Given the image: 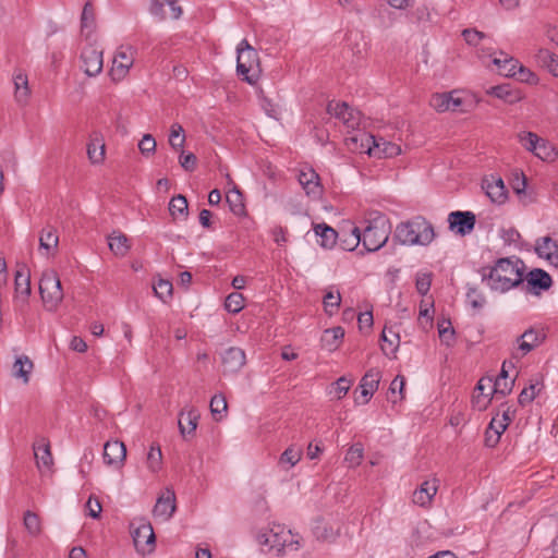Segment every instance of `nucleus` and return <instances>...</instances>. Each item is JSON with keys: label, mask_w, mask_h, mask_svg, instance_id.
I'll return each mask as SVG.
<instances>
[{"label": "nucleus", "mask_w": 558, "mask_h": 558, "mask_svg": "<svg viewBox=\"0 0 558 558\" xmlns=\"http://www.w3.org/2000/svg\"><path fill=\"white\" fill-rule=\"evenodd\" d=\"M524 264L521 259L510 257L499 258L493 267H482L480 274L482 281L501 293L523 283Z\"/></svg>", "instance_id": "f257e3e1"}, {"label": "nucleus", "mask_w": 558, "mask_h": 558, "mask_svg": "<svg viewBox=\"0 0 558 558\" xmlns=\"http://www.w3.org/2000/svg\"><path fill=\"white\" fill-rule=\"evenodd\" d=\"M348 147L356 153H365L371 157L391 158L401 153L399 145L387 142L383 137H375L365 132L350 136L347 140Z\"/></svg>", "instance_id": "f03ea898"}, {"label": "nucleus", "mask_w": 558, "mask_h": 558, "mask_svg": "<svg viewBox=\"0 0 558 558\" xmlns=\"http://www.w3.org/2000/svg\"><path fill=\"white\" fill-rule=\"evenodd\" d=\"M395 238L404 245H428L435 239L433 225L423 216H416L397 226Z\"/></svg>", "instance_id": "7ed1b4c3"}, {"label": "nucleus", "mask_w": 558, "mask_h": 558, "mask_svg": "<svg viewBox=\"0 0 558 558\" xmlns=\"http://www.w3.org/2000/svg\"><path fill=\"white\" fill-rule=\"evenodd\" d=\"M236 72L243 81L253 85L260 74L259 59L257 51L243 39L238 46Z\"/></svg>", "instance_id": "20e7f679"}, {"label": "nucleus", "mask_w": 558, "mask_h": 558, "mask_svg": "<svg viewBox=\"0 0 558 558\" xmlns=\"http://www.w3.org/2000/svg\"><path fill=\"white\" fill-rule=\"evenodd\" d=\"M391 226L384 215L368 221L362 232V244L367 252H376L388 241Z\"/></svg>", "instance_id": "39448f33"}, {"label": "nucleus", "mask_w": 558, "mask_h": 558, "mask_svg": "<svg viewBox=\"0 0 558 558\" xmlns=\"http://www.w3.org/2000/svg\"><path fill=\"white\" fill-rule=\"evenodd\" d=\"M258 542L269 546V549L275 550L277 556L284 555L287 550H298L300 547L299 541L294 538L291 531H286L281 525H276L268 532L258 535Z\"/></svg>", "instance_id": "423d86ee"}, {"label": "nucleus", "mask_w": 558, "mask_h": 558, "mask_svg": "<svg viewBox=\"0 0 558 558\" xmlns=\"http://www.w3.org/2000/svg\"><path fill=\"white\" fill-rule=\"evenodd\" d=\"M39 292L46 308L49 311L56 310L63 299V290L59 276L54 270L43 272L39 281Z\"/></svg>", "instance_id": "0eeeda50"}, {"label": "nucleus", "mask_w": 558, "mask_h": 558, "mask_svg": "<svg viewBox=\"0 0 558 558\" xmlns=\"http://www.w3.org/2000/svg\"><path fill=\"white\" fill-rule=\"evenodd\" d=\"M132 537L136 550L141 554L151 553L155 548V533L149 522L141 520L135 527L134 523L131 524Z\"/></svg>", "instance_id": "6e6552de"}, {"label": "nucleus", "mask_w": 558, "mask_h": 558, "mask_svg": "<svg viewBox=\"0 0 558 558\" xmlns=\"http://www.w3.org/2000/svg\"><path fill=\"white\" fill-rule=\"evenodd\" d=\"M551 284L550 275L541 268H535L526 276L523 274V283L519 286V289L525 293L538 295L542 291L548 290Z\"/></svg>", "instance_id": "1a4fd4ad"}, {"label": "nucleus", "mask_w": 558, "mask_h": 558, "mask_svg": "<svg viewBox=\"0 0 558 558\" xmlns=\"http://www.w3.org/2000/svg\"><path fill=\"white\" fill-rule=\"evenodd\" d=\"M135 49L132 46H121L118 48L110 70L113 81L123 80L129 73L134 62Z\"/></svg>", "instance_id": "9d476101"}, {"label": "nucleus", "mask_w": 558, "mask_h": 558, "mask_svg": "<svg viewBox=\"0 0 558 558\" xmlns=\"http://www.w3.org/2000/svg\"><path fill=\"white\" fill-rule=\"evenodd\" d=\"M448 223L449 229L451 231H453L458 235L464 236L470 234L474 230L476 223V216L474 213L469 210L451 211L448 215Z\"/></svg>", "instance_id": "9b49d317"}, {"label": "nucleus", "mask_w": 558, "mask_h": 558, "mask_svg": "<svg viewBox=\"0 0 558 558\" xmlns=\"http://www.w3.org/2000/svg\"><path fill=\"white\" fill-rule=\"evenodd\" d=\"M81 69L87 76H96L102 71V51L93 46H87L81 52Z\"/></svg>", "instance_id": "f8f14e48"}, {"label": "nucleus", "mask_w": 558, "mask_h": 558, "mask_svg": "<svg viewBox=\"0 0 558 558\" xmlns=\"http://www.w3.org/2000/svg\"><path fill=\"white\" fill-rule=\"evenodd\" d=\"M298 180L305 191L306 195L313 198H319L323 194V185L318 173L310 167L300 170Z\"/></svg>", "instance_id": "ddd939ff"}, {"label": "nucleus", "mask_w": 558, "mask_h": 558, "mask_svg": "<svg viewBox=\"0 0 558 558\" xmlns=\"http://www.w3.org/2000/svg\"><path fill=\"white\" fill-rule=\"evenodd\" d=\"M245 363L246 355L241 348L230 347L221 354L223 374H235L242 369Z\"/></svg>", "instance_id": "4468645a"}, {"label": "nucleus", "mask_w": 558, "mask_h": 558, "mask_svg": "<svg viewBox=\"0 0 558 558\" xmlns=\"http://www.w3.org/2000/svg\"><path fill=\"white\" fill-rule=\"evenodd\" d=\"M546 339V335L542 329L529 328L517 338L518 350L524 356L535 348L539 347Z\"/></svg>", "instance_id": "2eb2a0df"}, {"label": "nucleus", "mask_w": 558, "mask_h": 558, "mask_svg": "<svg viewBox=\"0 0 558 558\" xmlns=\"http://www.w3.org/2000/svg\"><path fill=\"white\" fill-rule=\"evenodd\" d=\"M15 306L21 311L27 305V299L31 294V279L28 271H24L23 269H19L15 272Z\"/></svg>", "instance_id": "dca6fc26"}, {"label": "nucleus", "mask_w": 558, "mask_h": 558, "mask_svg": "<svg viewBox=\"0 0 558 558\" xmlns=\"http://www.w3.org/2000/svg\"><path fill=\"white\" fill-rule=\"evenodd\" d=\"M126 457L125 445L120 440H109L104 446V462L110 466H120Z\"/></svg>", "instance_id": "f3484780"}, {"label": "nucleus", "mask_w": 558, "mask_h": 558, "mask_svg": "<svg viewBox=\"0 0 558 558\" xmlns=\"http://www.w3.org/2000/svg\"><path fill=\"white\" fill-rule=\"evenodd\" d=\"M536 254L547 259L555 268H558V241L550 236H543L536 240Z\"/></svg>", "instance_id": "a211bd4d"}, {"label": "nucleus", "mask_w": 558, "mask_h": 558, "mask_svg": "<svg viewBox=\"0 0 558 558\" xmlns=\"http://www.w3.org/2000/svg\"><path fill=\"white\" fill-rule=\"evenodd\" d=\"M483 189L493 203L504 204L508 197L505 183L501 178L492 177L483 180Z\"/></svg>", "instance_id": "6ab92c4d"}, {"label": "nucleus", "mask_w": 558, "mask_h": 558, "mask_svg": "<svg viewBox=\"0 0 558 558\" xmlns=\"http://www.w3.org/2000/svg\"><path fill=\"white\" fill-rule=\"evenodd\" d=\"M34 456L37 468L45 466L49 469L53 464V458L50 450V442L46 437H37L33 444Z\"/></svg>", "instance_id": "aec40b11"}, {"label": "nucleus", "mask_w": 558, "mask_h": 558, "mask_svg": "<svg viewBox=\"0 0 558 558\" xmlns=\"http://www.w3.org/2000/svg\"><path fill=\"white\" fill-rule=\"evenodd\" d=\"M438 489L437 480L424 481L413 493V502L421 507L429 506Z\"/></svg>", "instance_id": "412c9836"}, {"label": "nucleus", "mask_w": 558, "mask_h": 558, "mask_svg": "<svg viewBox=\"0 0 558 558\" xmlns=\"http://www.w3.org/2000/svg\"><path fill=\"white\" fill-rule=\"evenodd\" d=\"M198 420L199 413L194 408L180 412L178 424L180 433L184 438L194 435L198 424Z\"/></svg>", "instance_id": "4be33fe9"}, {"label": "nucleus", "mask_w": 558, "mask_h": 558, "mask_svg": "<svg viewBox=\"0 0 558 558\" xmlns=\"http://www.w3.org/2000/svg\"><path fill=\"white\" fill-rule=\"evenodd\" d=\"M499 413L492 418L485 430V446L488 448H495L499 441L504 432L507 429V423L499 422Z\"/></svg>", "instance_id": "5701e85b"}, {"label": "nucleus", "mask_w": 558, "mask_h": 558, "mask_svg": "<svg viewBox=\"0 0 558 558\" xmlns=\"http://www.w3.org/2000/svg\"><path fill=\"white\" fill-rule=\"evenodd\" d=\"M168 496H161L157 499V502L153 509V513L155 517L162 518L163 520H168L172 517L175 510V496L171 490H167Z\"/></svg>", "instance_id": "b1692460"}, {"label": "nucleus", "mask_w": 558, "mask_h": 558, "mask_svg": "<svg viewBox=\"0 0 558 558\" xmlns=\"http://www.w3.org/2000/svg\"><path fill=\"white\" fill-rule=\"evenodd\" d=\"M314 232L319 238V245L325 248H332L339 238L338 232L325 222L315 225Z\"/></svg>", "instance_id": "393cba45"}, {"label": "nucleus", "mask_w": 558, "mask_h": 558, "mask_svg": "<svg viewBox=\"0 0 558 558\" xmlns=\"http://www.w3.org/2000/svg\"><path fill=\"white\" fill-rule=\"evenodd\" d=\"M343 337H344V329L340 326L326 329L323 332V336L320 339L322 347L325 350L332 352L339 348Z\"/></svg>", "instance_id": "a878e982"}, {"label": "nucleus", "mask_w": 558, "mask_h": 558, "mask_svg": "<svg viewBox=\"0 0 558 558\" xmlns=\"http://www.w3.org/2000/svg\"><path fill=\"white\" fill-rule=\"evenodd\" d=\"M14 82V96L19 104L25 105L31 96V88L28 86V77L25 73L19 71L13 76Z\"/></svg>", "instance_id": "bb28decb"}, {"label": "nucleus", "mask_w": 558, "mask_h": 558, "mask_svg": "<svg viewBox=\"0 0 558 558\" xmlns=\"http://www.w3.org/2000/svg\"><path fill=\"white\" fill-rule=\"evenodd\" d=\"M499 58H494L493 63L498 66L500 74L507 77H514L519 68V61L509 57L506 52L499 51Z\"/></svg>", "instance_id": "cd10ccee"}, {"label": "nucleus", "mask_w": 558, "mask_h": 558, "mask_svg": "<svg viewBox=\"0 0 558 558\" xmlns=\"http://www.w3.org/2000/svg\"><path fill=\"white\" fill-rule=\"evenodd\" d=\"M108 245L116 256H125L131 248L128 236L120 231L108 235Z\"/></svg>", "instance_id": "c85d7f7f"}, {"label": "nucleus", "mask_w": 558, "mask_h": 558, "mask_svg": "<svg viewBox=\"0 0 558 558\" xmlns=\"http://www.w3.org/2000/svg\"><path fill=\"white\" fill-rule=\"evenodd\" d=\"M59 244V236L52 228L43 229L39 236V248L45 250L47 255L53 254Z\"/></svg>", "instance_id": "c756f323"}, {"label": "nucleus", "mask_w": 558, "mask_h": 558, "mask_svg": "<svg viewBox=\"0 0 558 558\" xmlns=\"http://www.w3.org/2000/svg\"><path fill=\"white\" fill-rule=\"evenodd\" d=\"M95 11L92 2L87 1L84 4L81 15V32L88 38L95 29Z\"/></svg>", "instance_id": "7c9ffc66"}, {"label": "nucleus", "mask_w": 558, "mask_h": 558, "mask_svg": "<svg viewBox=\"0 0 558 558\" xmlns=\"http://www.w3.org/2000/svg\"><path fill=\"white\" fill-rule=\"evenodd\" d=\"M87 155L93 163H100L105 158V143L95 133L87 145Z\"/></svg>", "instance_id": "2f4dec72"}, {"label": "nucleus", "mask_w": 558, "mask_h": 558, "mask_svg": "<svg viewBox=\"0 0 558 558\" xmlns=\"http://www.w3.org/2000/svg\"><path fill=\"white\" fill-rule=\"evenodd\" d=\"M341 247L345 251L355 250L362 243V231L357 227H351L349 233L344 230L340 236Z\"/></svg>", "instance_id": "473e14b6"}, {"label": "nucleus", "mask_w": 558, "mask_h": 558, "mask_svg": "<svg viewBox=\"0 0 558 558\" xmlns=\"http://www.w3.org/2000/svg\"><path fill=\"white\" fill-rule=\"evenodd\" d=\"M487 94L502 99L509 104L517 102L521 99L520 94L518 92L511 90L510 85L508 84L492 86L487 90Z\"/></svg>", "instance_id": "72a5a7b5"}, {"label": "nucleus", "mask_w": 558, "mask_h": 558, "mask_svg": "<svg viewBox=\"0 0 558 558\" xmlns=\"http://www.w3.org/2000/svg\"><path fill=\"white\" fill-rule=\"evenodd\" d=\"M323 304L326 314L332 316L339 310L341 304V294L339 290H333V287H330L323 298Z\"/></svg>", "instance_id": "f704fd0d"}, {"label": "nucleus", "mask_w": 558, "mask_h": 558, "mask_svg": "<svg viewBox=\"0 0 558 558\" xmlns=\"http://www.w3.org/2000/svg\"><path fill=\"white\" fill-rule=\"evenodd\" d=\"M33 366V362L27 356H20L13 364V375L23 378V381L26 384L29 380Z\"/></svg>", "instance_id": "c9c22d12"}, {"label": "nucleus", "mask_w": 558, "mask_h": 558, "mask_svg": "<svg viewBox=\"0 0 558 558\" xmlns=\"http://www.w3.org/2000/svg\"><path fill=\"white\" fill-rule=\"evenodd\" d=\"M534 156L543 161L551 162L558 157V151L547 140L542 137Z\"/></svg>", "instance_id": "e433bc0d"}, {"label": "nucleus", "mask_w": 558, "mask_h": 558, "mask_svg": "<svg viewBox=\"0 0 558 558\" xmlns=\"http://www.w3.org/2000/svg\"><path fill=\"white\" fill-rule=\"evenodd\" d=\"M226 199H227V203L229 204L230 210L234 215L242 216L245 214V205L243 203V195L236 187H234L233 190L228 192Z\"/></svg>", "instance_id": "4c0bfd02"}, {"label": "nucleus", "mask_w": 558, "mask_h": 558, "mask_svg": "<svg viewBox=\"0 0 558 558\" xmlns=\"http://www.w3.org/2000/svg\"><path fill=\"white\" fill-rule=\"evenodd\" d=\"M404 385L405 378L402 375H398L389 386L388 400L392 403H397L404 399Z\"/></svg>", "instance_id": "58836bf2"}, {"label": "nucleus", "mask_w": 558, "mask_h": 558, "mask_svg": "<svg viewBox=\"0 0 558 558\" xmlns=\"http://www.w3.org/2000/svg\"><path fill=\"white\" fill-rule=\"evenodd\" d=\"M380 378V371L378 368H371L362 377L359 387L375 392L378 389Z\"/></svg>", "instance_id": "ea45409f"}, {"label": "nucleus", "mask_w": 558, "mask_h": 558, "mask_svg": "<svg viewBox=\"0 0 558 558\" xmlns=\"http://www.w3.org/2000/svg\"><path fill=\"white\" fill-rule=\"evenodd\" d=\"M389 333L390 336H388L387 330L385 328L380 336V339L383 341L381 351L384 352L385 355L393 354L399 347V335L392 332L391 330H389Z\"/></svg>", "instance_id": "a19ab883"}, {"label": "nucleus", "mask_w": 558, "mask_h": 558, "mask_svg": "<svg viewBox=\"0 0 558 558\" xmlns=\"http://www.w3.org/2000/svg\"><path fill=\"white\" fill-rule=\"evenodd\" d=\"M228 410L226 397L222 393L215 395L210 400V412L216 421H221Z\"/></svg>", "instance_id": "79ce46f5"}, {"label": "nucleus", "mask_w": 558, "mask_h": 558, "mask_svg": "<svg viewBox=\"0 0 558 558\" xmlns=\"http://www.w3.org/2000/svg\"><path fill=\"white\" fill-rule=\"evenodd\" d=\"M189 210V204L185 196L179 194L177 196H173L169 203V211L172 217L177 216H187Z\"/></svg>", "instance_id": "37998d69"}, {"label": "nucleus", "mask_w": 558, "mask_h": 558, "mask_svg": "<svg viewBox=\"0 0 558 558\" xmlns=\"http://www.w3.org/2000/svg\"><path fill=\"white\" fill-rule=\"evenodd\" d=\"M438 335L440 341L447 347H451L456 340V331L451 326V322L448 319H444L441 323H438Z\"/></svg>", "instance_id": "c03bdc74"}, {"label": "nucleus", "mask_w": 558, "mask_h": 558, "mask_svg": "<svg viewBox=\"0 0 558 558\" xmlns=\"http://www.w3.org/2000/svg\"><path fill=\"white\" fill-rule=\"evenodd\" d=\"M302 457V450L294 446L288 447L279 458L280 465H288V469L294 466Z\"/></svg>", "instance_id": "a18cd8bd"}, {"label": "nucleus", "mask_w": 558, "mask_h": 558, "mask_svg": "<svg viewBox=\"0 0 558 558\" xmlns=\"http://www.w3.org/2000/svg\"><path fill=\"white\" fill-rule=\"evenodd\" d=\"M542 388L543 386L538 383L530 384L527 387L523 388L518 398L520 405L525 407L530 404L539 395Z\"/></svg>", "instance_id": "49530a36"}, {"label": "nucleus", "mask_w": 558, "mask_h": 558, "mask_svg": "<svg viewBox=\"0 0 558 558\" xmlns=\"http://www.w3.org/2000/svg\"><path fill=\"white\" fill-rule=\"evenodd\" d=\"M518 138L520 144L534 155L542 137L534 132L524 131L518 134Z\"/></svg>", "instance_id": "de8ad7c7"}, {"label": "nucleus", "mask_w": 558, "mask_h": 558, "mask_svg": "<svg viewBox=\"0 0 558 558\" xmlns=\"http://www.w3.org/2000/svg\"><path fill=\"white\" fill-rule=\"evenodd\" d=\"M162 464V453L159 446H151L147 452V468L151 472H158Z\"/></svg>", "instance_id": "09e8293b"}, {"label": "nucleus", "mask_w": 558, "mask_h": 558, "mask_svg": "<svg viewBox=\"0 0 558 558\" xmlns=\"http://www.w3.org/2000/svg\"><path fill=\"white\" fill-rule=\"evenodd\" d=\"M244 307V296L239 292L230 293L225 301V308L232 314H236Z\"/></svg>", "instance_id": "8fccbe9b"}, {"label": "nucleus", "mask_w": 558, "mask_h": 558, "mask_svg": "<svg viewBox=\"0 0 558 558\" xmlns=\"http://www.w3.org/2000/svg\"><path fill=\"white\" fill-rule=\"evenodd\" d=\"M185 142L184 130L181 124L173 123L171 125L169 144L173 149L182 148Z\"/></svg>", "instance_id": "3c124183"}, {"label": "nucleus", "mask_w": 558, "mask_h": 558, "mask_svg": "<svg viewBox=\"0 0 558 558\" xmlns=\"http://www.w3.org/2000/svg\"><path fill=\"white\" fill-rule=\"evenodd\" d=\"M172 291L173 286L169 280L159 279L158 282L154 284V292L156 296L165 303L171 299Z\"/></svg>", "instance_id": "603ef678"}, {"label": "nucleus", "mask_w": 558, "mask_h": 558, "mask_svg": "<svg viewBox=\"0 0 558 558\" xmlns=\"http://www.w3.org/2000/svg\"><path fill=\"white\" fill-rule=\"evenodd\" d=\"M538 59L544 63L550 73H553L555 76H558V56L545 49L539 50Z\"/></svg>", "instance_id": "864d4df0"}, {"label": "nucleus", "mask_w": 558, "mask_h": 558, "mask_svg": "<svg viewBox=\"0 0 558 558\" xmlns=\"http://www.w3.org/2000/svg\"><path fill=\"white\" fill-rule=\"evenodd\" d=\"M24 525L31 535H38L41 531L39 517L32 511L24 513Z\"/></svg>", "instance_id": "5fc2aeb1"}, {"label": "nucleus", "mask_w": 558, "mask_h": 558, "mask_svg": "<svg viewBox=\"0 0 558 558\" xmlns=\"http://www.w3.org/2000/svg\"><path fill=\"white\" fill-rule=\"evenodd\" d=\"M449 99H450V94H448V93L435 94L432 96L429 104L435 110H437L439 112H445V111L449 110V108H450L449 101H448Z\"/></svg>", "instance_id": "6e6d98bb"}, {"label": "nucleus", "mask_w": 558, "mask_h": 558, "mask_svg": "<svg viewBox=\"0 0 558 558\" xmlns=\"http://www.w3.org/2000/svg\"><path fill=\"white\" fill-rule=\"evenodd\" d=\"M462 36L468 45L474 47H477L480 43L487 37L485 33L480 32L475 28L463 29Z\"/></svg>", "instance_id": "4d7b16f0"}, {"label": "nucleus", "mask_w": 558, "mask_h": 558, "mask_svg": "<svg viewBox=\"0 0 558 558\" xmlns=\"http://www.w3.org/2000/svg\"><path fill=\"white\" fill-rule=\"evenodd\" d=\"M327 112L335 116L337 119L343 122L345 112H349V105L344 101L333 102L330 101L327 106Z\"/></svg>", "instance_id": "13d9d810"}, {"label": "nucleus", "mask_w": 558, "mask_h": 558, "mask_svg": "<svg viewBox=\"0 0 558 558\" xmlns=\"http://www.w3.org/2000/svg\"><path fill=\"white\" fill-rule=\"evenodd\" d=\"M514 77L518 81L527 84H536L538 82L536 74L532 72L530 69L523 66L520 62Z\"/></svg>", "instance_id": "bf43d9fd"}, {"label": "nucleus", "mask_w": 558, "mask_h": 558, "mask_svg": "<svg viewBox=\"0 0 558 558\" xmlns=\"http://www.w3.org/2000/svg\"><path fill=\"white\" fill-rule=\"evenodd\" d=\"M514 379L508 380L504 378H496L493 387V391L496 395L507 396L512 391Z\"/></svg>", "instance_id": "052dcab7"}, {"label": "nucleus", "mask_w": 558, "mask_h": 558, "mask_svg": "<svg viewBox=\"0 0 558 558\" xmlns=\"http://www.w3.org/2000/svg\"><path fill=\"white\" fill-rule=\"evenodd\" d=\"M466 299L473 308H481L485 303L484 295L474 287H469Z\"/></svg>", "instance_id": "680f3d73"}, {"label": "nucleus", "mask_w": 558, "mask_h": 558, "mask_svg": "<svg viewBox=\"0 0 558 558\" xmlns=\"http://www.w3.org/2000/svg\"><path fill=\"white\" fill-rule=\"evenodd\" d=\"M352 383H353L352 379H349L345 376H341L340 378H338L335 381L333 385H335V392H336L337 399L340 400L348 393V391L351 388Z\"/></svg>", "instance_id": "e2e57ef3"}, {"label": "nucleus", "mask_w": 558, "mask_h": 558, "mask_svg": "<svg viewBox=\"0 0 558 558\" xmlns=\"http://www.w3.org/2000/svg\"><path fill=\"white\" fill-rule=\"evenodd\" d=\"M432 284V275L430 274H420L416 277L415 288L421 295H426L430 289Z\"/></svg>", "instance_id": "0e129e2a"}, {"label": "nucleus", "mask_w": 558, "mask_h": 558, "mask_svg": "<svg viewBox=\"0 0 558 558\" xmlns=\"http://www.w3.org/2000/svg\"><path fill=\"white\" fill-rule=\"evenodd\" d=\"M138 148L144 156L154 154L156 150V141L150 134H145L138 143Z\"/></svg>", "instance_id": "69168bd1"}, {"label": "nucleus", "mask_w": 558, "mask_h": 558, "mask_svg": "<svg viewBox=\"0 0 558 558\" xmlns=\"http://www.w3.org/2000/svg\"><path fill=\"white\" fill-rule=\"evenodd\" d=\"M179 162L185 171L192 172L196 168L197 158L193 153L182 151L179 158Z\"/></svg>", "instance_id": "338daca9"}, {"label": "nucleus", "mask_w": 558, "mask_h": 558, "mask_svg": "<svg viewBox=\"0 0 558 558\" xmlns=\"http://www.w3.org/2000/svg\"><path fill=\"white\" fill-rule=\"evenodd\" d=\"M363 459V448L359 445L350 447L345 454V461L351 465H359Z\"/></svg>", "instance_id": "774afa93"}]
</instances>
